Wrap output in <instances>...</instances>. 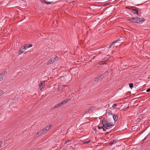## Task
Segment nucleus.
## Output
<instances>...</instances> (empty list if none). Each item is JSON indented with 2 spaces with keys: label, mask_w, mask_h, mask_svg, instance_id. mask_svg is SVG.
I'll use <instances>...</instances> for the list:
<instances>
[{
  "label": "nucleus",
  "mask_w": 150,
  "mask_h": 150,
  "mask_svg": "<svg viewBox=\"0 0 150 150\" xmlns=\"http://www.w3.org/2000/svg\"><path fill=\"white\" fill-rule=\"evenodd\" d=\"M146 91L147 92H149L150 91V88H148V89H147L146 90Z\"/></svg>",
  "instance_id": "33"
},
{
  "label": "nucleus",
  "mask_w": 150,
  "mask_h": 150,
  "mask_svg": "<svg viewBox=\"0 0 150 150\" xmlns=\"http://www.w3.org/2000/svg\"><path fill=\"white\" fill-rule=\"evenodd\" d=\"M107 4H108V3L106 4H105V5H107Z\"/></svg>",
  "instance_id": "41"
},
{
  "label": "nucleus",
  "mask_w": 150,
  "mask_h": 150,
  "mask_svg": "<svg viewBox=\"0 0 150 150\" xmlns=\"http://www.w3.org/2000/svg\"><path fill=\"white\" fill-rule=\"evenodd\" d=\"M120 40H121L120 38H119L118 39H117V40L115 41V43H116V42H118V41H119Z\"/></svg>",
  "instance_id": "30"
},
{
  "label": "nucleus",
  "mask_w": 150,
  "mask_h": 150,
  "mask_svg": "<svg viewBox=\"0 0 150 150\" xmlns=\"http://www.w3.org/2000/svg\"><path fill=\"white\" fill-rule=\"evenodd\" d=\"M91 110V108H90V109H89L88 110V112H90V110Z\"/></svg>",
  "instance_id": "37"
},
{
  "label": "nucleus",
  "mask_w": 150,
  "mask_h": 150,
  "mask_svg": "<svg viewBox=\"0 0 150 150\" xmlns=\"http://www.w3.org/2000/svg\"><path fill=\"white\" fill-rule=\"evenodd\" d=\"M68 101V100H64L63 101V102L64 104H65Z\"/></svg>",
  "instance_id": "26"
},
{
  "label": "nucleus",
  "mask_w": 150,
  "mask_h": 150,
  "mask_svg": "<svg viewBox=\"0 0 150 150\" xmlns=\"http://www.w3.org/2000/svg\"><path fill=\"white\" fill-rule=\"evenodd\" d=\"M98 129H100L101 128H102L103 129V128H104L103 126V125H102V126L101 127H100V126H98Z\"/></svg>",
  "instance_id": "22"
},
{
  "label": "nucleus",
  "mask_w": 150,
  "mask_h": 150,
  "mask_svg": "<svg viewBox=\"0 0 150 150\" xmlns=\"http://www.w3.org/2000/svg\"><path fill=\"white\" fill-rule=\"evenodd\" d=\"M104 77V76H103V74H102L96 78L95 80V81H97L99 80H102Z\"/></svg>",
  "instance_id": "3"
},
{
  "label": "nucleus",
  "mask_w": 150,
  "mask_h": 150,
  "mask_svg": "<svg viewBox=\"0 0 150 150\" xmlns=\"http://www.w3.org/2000/svg\"><path fill=\"white\" fill-rule=\"evenodd\" d=\"M4 91H0V96L1 95L3 94L4 93Z\"/></svg>",
  "instance_id": "27"
},
{
  "label": "nucleus",
  "mask_w": 150,
  "mask_h": 150,
  "mask_svg": "<svg viewBox=\"0 0 150 150\" xmlns=\"http://www.w3.org/2000/svg\"><path fill=\"white\" fill-rule=\"evenodd\" d=\"M115 43V42L114 41L113 42H112L109 46V47H108V48H110Z\"/></svg>",
  "instance_id": "18"
},
{
  "label": "nucleus",
  "mask_w": 150,
  "mask_h": 150,
  "mask_svg": "<svg viewBox=\"0 0 150 150\" xmlns=\"http://www.w3.org/2000/svg\"><path fill=\"white\" fill-rule=\"evenodd\" d=\"M55 59H56L54 58H52L51 59V60H52V62L53 61L54 62L55 61H56Z\"/></svg>",
  "instance_id": "28"
},
{
  "label": "nucleus",
  "mask_w": 150,
  "mask_h": 150,
  "mask_svg": "<svg viewBox=\"0 0 150 150\" xmlns=\"http://www.w3.org/2000/svg\"><path fill=\"white\" fill-rule=\"evenodd\" d=\"M51 127V125H49L45 127V128H44V129H45V130L46 132H47V131L49 130Z\"/></svg>",
  "instance_id": "9"
},
{
  "label": "nucleus",
  "mask_w": 150,
  "mask_h": 150,
  "mask_svg": "<svg viewBox=\"0 0 150 150\" xmlns=\"http://www.w3.org/2000/svg\"><path fill=\"white\" fill-rule=\"evenodd\" d=\"M102 124L103 126V131L105 132L106 131V129L110 128L114 125L112 123L108 122L105 118L102 120Z\"/></svg>",
  "instance_id": "1"
},
{
  "label": "nucleus",
  "mask_w": 150,
  "mask_h": 150,
  "mask_svg": "<svg viewBox=\"0 0 150 150\" xmlns=\"http://www.w3.org/2000/svg\"><path fill=\"white\" fill-rule=\"evenodd\" d=\"M137 17L130 18L129 19V21L134 23H137Z\"/></svg>",
  "instance_id": "2"
},
{
  "label": "nucleus",
  "mask_w": 150,
  "mask_h": 150,
  "mask_svg": "<svg viewBox=\"0 0 150 150\" xmlns=\"http://www.w3.org/2000/svg\"><path fill=\"white\" fill-rule=\"evenodd\" d=\"M141 119L140 118H138L137 120H136V122L137 123H139L141 122Z\"/></svg>",
  "instance_id": "19"
},
{
  "label": "nucleus",
  "mask_w": 150,
  "mask_h": 150,
  "mask_svg": "<svg viewBox=\"0 0 150 150\" xmlns=\"http://www.w3.org/2000/svg\"><path fill=\"white\" fill-rule=\"evenodd\" d=\"M129 87L132 89V88L133 87V83H130L129 84Z\"/></svg>",
  "instance_id": "20"
},
{
  "label": "nucleus",
  "mask_w": 150,
  "mask_h": 150,
  "mask_svg": "<svg viewBox=\"0 0 150 150\" xmlns=\"http://www.w3.org/2000/svg\"><path fill=\"white\" fill-rule=\"evenodd\" d=\"M53 2V1H52V2H47L46 1V2H45V4H51L52 3V2Z\"/></svg>",
  "instance_id": "23"
},
{
  "label": "nucleus",
  "mask_w": 150,
  "mask_h": 150,
  "mask_svg": "<svg viewBox=\"0 0 150 150\" xmlns=\"http://www.w3.org/2000/svg\"><path fill=\"white\" fill-rule=\"evenodd\" d=\"M149 150H150V149H149Z\"/></svg>",
  "instance_id": "44"
},
{
  "label": "nucleus",
  "mask_w": 150,
  "mask_h": 150,
  "mask_svg": "<svg viewBox=\"0 0 150 150\" xmlns=\"http://www.w3.org/2000/svg\"><path fill=\"white\" fill-rule=\"evenodd\" d=\"M54 63V62H52V60H51V59H50L48 62H47V64L49 65V64H51V63Z\"/></svg>",
  "instance_id": "15"
},
{
  "label": "nucleus",
  "mask_w": 150,
  "mask_h": 150,
  "mask_svg": "<svg viewBox=\"0 0 150 150\" xmlns=\"http://www.w3.org/2000/svg\"><path fill=\"white\" fill-rule=\"evenodd\" d=\"M25 50L24 47H22L20 48V50H19L18 52V54L19 55L21 54L22 53H25L26 52H24V51H22V50Z\"/></svg>",
  "instance_id": "5"
},
{
  "label": "nucleus",
  "mask_w": 150,
  "mask_h": 150,
  "mask_svg": "<svg viewBox=\"0 0 150 150\" xmlns=\"http://www.w3.org/2000/svg\"><path fill=\"white\" fill-rule=\"evenodd\" d=\"M55 58V60L56 61H57L58 60V59H59V58L58 57L56 56L55 58Z\"/></svg>",
  "instance_id": "32"
},
{
  "label": "nucleus",
  "mask_w": 150,
  "mask_h": 150,
  "mask_svg": "<svg viewBox=\"0 0 150 150\" xmlns=\"http://www.w3.org/2000/svg\"><path fill=\"white\" fill-rule=\"evenodd\" d=\"M41 135H42V134L41 132L39 131V132H38L36 134H35V138H37L38 136Z\"/></svg>",
  "instance_id": "14"
},
{
  "label": "nucleus",
  "mask_w": 150,
  "mask_h": 150,
  "mask_svg": "<svg viewBox=\"0 0 150 150\" xmlns=\"http://www.w3.org/2000/svg\"><path fill=\"white\" fill-rule=\"evenodd\" d=\"M3 80L2 79L0 76V81Z\"/></svg>",
  "instance_id": "38"
},
{
  "label": "nucleus",
  "mask_w": 150,
  "mask_h": 150,
  "mask_svg": "<svg viewBox=\"0 0 150 150\" xmlns=\"http://www.w3.org/2000/svg\"><path fill=\"white\" fill-rule=\"evenodd\" d=\"M40 85H39V86L40 88H43L45 86V83L44 82H40Z\"/></svg>",
  "instance_id": "7"
},
{
  "label": "nucleus",
  "mask_w": 150,
  "mask_h": 150,
  "mask_svg": "<svg viewBox=\"0 0 150 150\" xmlns=\"http://www.w3.org/2000/svg\"><path fill=\"white\" fill-rule=\"evenodd\" d=\"M7 73V71H4L2 72L0 74V76L3 79V78L4 77L5 75Z\"/></svg>",
  "instance_id": "6"
},
{
  "label": "nucleus",
  "mask_w": 150,
  "mask_h": 150,
  "mask_svg": "<svg viewBox=\"0 0 150 150\" xmlns=\"http://www.w3.org/2000/svg\"><path fill=\"white\" fill-rule=\"evenodd\" d=\"M40 131L41 132V133L42 135L45 133V129H44V128L41 130H40Z\"/></svg>",
  "instance_id": "16"
},
{
  "label": "nucleus",
  "mask_w": 150,
  "mask_h": 150,
  "mask_svg": "<svg viewBox=\"0 0 150 150\" xmlns=\"http://www.w3.org/2000/svg\"><path fill=\"white\" fill-rule=\"evenodd\" d=\"M40 1L42 3H45V2H46V1L45 0H40Z\"/></svg>",
  "instance_id": "29"
},
{
  "label": "nucleus",
  "mask_w": 150,
  "mask_h": 150,
  "mask_svg": "<svg viewBox=\"0 0 150 150\" xmlns=\"http://www.w3.org/2000/svg\"><path fill=\"white\" fill-rule=\"evenodd\" d=\"M3 142L2 141H0V147L1 146V145L2 144Z\"/></svg>",
  "instance_id": "36"
},
{
  "label": "nucleus",
  "mask_w": 150,
  "mask_h": 150,
  "mask_svg": "<svg viewBox=\"0 0 150 150\" xmlns=\"http://www.w3.org/2000/svg\"><path fill=\"white\" fill-rule=\"evenodd\" d=\"M106 111L109 115H112V114L111 110H108V111L107 110Z\"/></svg>",
  "instance_id": "17"
},
{
  "label": "nucleus",
  "mask_w": 150,
  "mask_h": 150,
  "mask_svg": "<svg viewBox=\"0 0 150 150\" xmlns=\"http://www.w3.org/2000/svg\"><path fill=\"white\" fill-rule=\"evenodd\" d=\"M104 63H105V62L104 61H100L99 62V64L100 65H103V64H104Z\"/></svg>",
  "instance_id": "21"
},
{
  "label": "nucleus",
  "mask_w": 150,
  "mask_h": 150,
  "mask_svg": "<svg viewBox=\"0 0 150 150\" xmlns=\"http://www.w3.org/2000/svg\"><path fill=\"white\" fill-rule=\"evenodd\" d=\"M60 106H61V104H60V103H59L58 104H57L54 107L52 108L51 109V110H52L53 109H55V108H59Z\"/></svg>",
  "instance_id": "13"
},
{
  "label": "nucleus",
  "mask_w": 150,
  "mask_h": 150,
  "mask_svg": "<svg viewBox=\"0 0 150 150\" xmlns=\"http://www.w3.org/2000/svg\"><path fill=\"white\" fill-rule=\"evenodd\" d=\"M108 72L106 71H105V73H104V74H103V76L104 75H105V76H106V75H108Z\"/></svg>",
  "instance_id": "24"
},
{
  "label": "nucleus",
  "mask_w": 150,
  "mask_h": 150,
  "mask_svg": "<svg viewBox=\"0 0 150 150\" xmlns=\"http://www.w3.org/2000/svg\"><path fill=\"white\" fill-rule=\"evenodd\" d=\"M146 139V137H145L144 139H143V141H144V140H145Z\"/></svg>",
  "instance_id": "40"
},
{
  "label": "nucleus",
  "mask_w": 150,
  "mask_h": 150,
  "mask_svg": "<svg viewBox=\"0 0 150 150\" xmlns=\"http://www.w3.org/2000/svg\"><path fill=\"white\" fill-rule=\"evenodd\" d=\"M137 23H142L145 21V19L144 18H140L139 17H137Z\"/></svg>",
  "instance_id": "4"
},
{
  "label": "nucleus",
  "mask_w": 150,
  "mask_h": 150,
  "mask_svg": "<svg viewBox=\"0 0 150 150\" xmlns=\"http://www.w3.org/2000/svg\"><path fill=\"white\" fill-rule=\"evenodd\" d=\"M117 106V105L116 104H114L112 105V107L113 108H115Z\"/></svg>",
  "instance_id": "31"
},
{
  "label": "nucleus",
  "mask_w": 150,
  "mask_h": 150,
  "mask_svg": "<svg viewBox=\"0 0 150 150\" xmlns=\"http://www.w3.org/2000/svg\"><path fill=\"white\" fill-rule=\"evenodd\" d=\"M134 129H137V128L136 127H135L134 128Z\"/></svg>",
  "instance_id": "43"
},
{
  "label": "nucleus",
  "mask_w": 150,
  "mask_h": 150,
  "mask_svg": "<svg viewBox=\"0 0 150 150\" xmlns=\"http://www.w3.org/2000/svg\"><path fill=\"white\" fill-rule=\"evenodd\" d=\"M113 118L115 122H116L117 120V115L114 114L113 116Z\"/></svg>",
  "instance_id": "11"
},
{
  "label": "nucleus",
  "mask_w": 150,
  "mask_h": 150,
  "mask_svg": "<svg viewBox=\"0 0 150 150\" xmlns=\"http://www.w3.org/2000/svg\"><path fill=\"white\" fill-rule=\"evenodd\" d=\"M117 142V141H116V140H114L112 141H111L110 143H109V145L110 146H111L112 144H115Z\"/></svg>",
  "instance_id": "12"
},
{
  "label": "nucleus",
  "mask_w": 150,
  "mask_h": 150,
  "mask_svg": "<svg viewBox=\"0 0 150 150\" xmlns=\"http://www.w3.org/2000/svg\"><path fill=\"white\" fill-rule=\"evenodd\" d=\"M90 142V140H89L88 141L85 142H83L84 144H88Z\"/></svg>",
  "instance_id": "25"
},
{
  "label": "nucleus",
  "mask_w": 150,
  "mask_h": 150,
  "mask_svg": "<svg viewBox=\"0 0 150 150\" xmlns=\"http://www.w3.org/2000/svg\"><path fill=\"white\" fill-rule=\"evenodd\" d=\"M59 103L61 104V105H63L64 104V103L63 102V101Z\"/></svg>",
  "instance_id": "35"
},
{
  "label": "nucleus",
  "mask_w": 150,
  "mask_h": 150,
  "mask_svg": "<svg viewBox=\"0 0 150 150\" xmlns=\"http://www.w3.org/2000/svg\"><path fill=\"white\" fill-rule=\"evenodd\" d=\"M25 50H22V51H24V52H25Z\"/></svg>",
  "instance_id": "42"
},
{
  "label": "nucleus",
  "mask_w": 150,
  "mask_h": 150,
  "mask_svg": "<svg viewBox=\"0 0 150 150\" xmlns=\"http://www.w3.org/2000/svg\"><path fill=\"white\" fill-rule=\"evenodd\" d=\"M107 132L106 133H105V134H108V133L109 132Z\"/></svg>",
  "instance_id": "39"
},
{
  "label": "nucleus",
  "mask_w": 150,
  "mask_h": 150,
  "mask_svg": "<svg viewBox=\"0 0 150 150\" xmlns=\"http://www.w3.org/2000/svg\"><path fill=\"white\" fill-rule=\"evenodd\" d=\"M132 12L134 14H137L138 12V8H136L135 9H132Z\"/></svg>",
  "instance_id": "8"
},
{
  "label": "nucleus",
  "mask_w": 150,
  "mask_h": 150,
  "mask_svg": "<svg viewBox=\"0 0 150 150\" xmlns=\"http://www.w3.org/2000/svg\"><path fill=\"white\" fill-rule=\"evenodd\" d=\"M71 141V140H68L66 141L65 142L64 144H67V142H70Z\"/></svg>",
  "instance_id": "34"
},
{
  "label": "nucleus",
  "mask_w": 150,
  "mask_h": 150,
  "mask_svg": "<svg viewBox=\"0 0 150 150\" xmlns=\"http://www.w3.org/2000/svg\"><path fill=\"white\" fill-rule=\"evenodd\" d=\"M32 46L33 45L32 44H27L25 45V46H23V47L26 50V48H30L32 47Z\"/></svg>",
  "instance_id": "10"
}]
</instances>
